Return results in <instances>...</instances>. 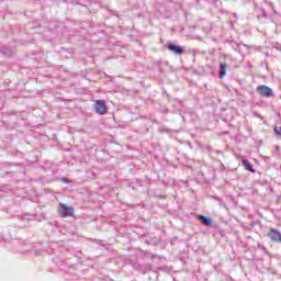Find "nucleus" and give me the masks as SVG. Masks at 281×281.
I'll return each instance as SVG.
<instances>
[{
    "label": "nucleus",
    "mask_w": 281,
    "mask_h": 281,
    "mask_svg": "<svg viewBox=\"0 0 281 281\" xmlns=\"http://www.w3.org/2000/svg\"><path fill=\"white\" fill-rule=\"evenodd\" d=\"M199 221L203 223V225H206V227H212V218L205 216V215H199Z\"/></svg>",
    "instance_id": "nucleus-6"
},
{
    "label": "nucleus",
    "mask_w": 281,
    "mask_h": 281,
    "mask_svg": "<svg viewBox=\"0 0 281 281\" xmlns=\"http://www.w3.org/2000/svg\"><path fill=\"white\" fill-rule=\"evenodd\" d=\"M274 133L276 135H279L281 137V126H274Z\"/></svg>",
    "instance_id": "nucleus-10"
},
{
    "label": "nucleus",
    "mask_w": 281,
    "mask_h": 281,
    "mask_svg": "<svg viewBox=\"0 0 281 281\" xmlns=\"http://www.w3.org/2000/svg\"><path fill=\"white\" fill-rule=\"evenodd\" d=\"M234 18H235V19H238V15L235 13V14H234Z\"/></svg>",
    "instance_id": "nucleus-12"
},
{
    "label": "nucleus",
    "mask_w": 281,
    "mask_h": 281,
    "mask_svg": "<svg viewBox=\"0 0 281 281\" xmlns=\"http://www.w3.org/2000/svg\"><path fill=\"white\" fill-rule=\"evenodd\" d=\"M167 49H169V52H172V54H176L177 56H181V54H183V47L172 44V43H168L167 44Z\"/></svg>",
    "instance_id": "nucleus-4"
},
{
    "label": "nucleus",
    "mask_w": 281,
    "mask_h": 281,
    "mask_svg": "<svg viewBox=\"0 0 281 281\" xmlns=\"http://www.w3.org/2000/svg\"><path fill=\"white\" fill-rule=\"evenodd\" d=\"M241 164H243L244 168H246V170H248L249 172H256V169L254 168L251 162H249V160L243 159Z\"/></svg>",
    "instance_id": "nucleus-7"
},
{
    "label": "nucleus",
    "mask_w": 281,
    "mask_h": 281,
    "mask_svg": "<svg viewBox=\"0 0 281 281\" xmlns=\"http://www.w3.org/2000/svg\"><path fill=\"white\" fill-rule=\"evenodd\" d=\"M94 111L99 115H104L106 113V104L102 100H97L94 103Z\"/></svg>",
    "instance_id": "nucleus-2"
},
{
    "label": "nucleus",
    "mask_w": 281,
    "mask_h": 281,
    "mask_svg": "<svg viewBox=\"0 0 281 281\" xmlns=\"http://www.w3.org/2000/svg\"><path fill=\"white\" fill-rule=\"evenodd\" d=\"M144 258H150V260H155V258H158L157 255H153L150 252H145L144 254Z\"/></svg>",
    "instance_id": "nucleus-9"
},
{
    "label": "nucleus",
    "mask_w": 281,
    "mask_h": 281,
    "mask_svg": "<svg viewBox=\"0 0 281 281\" xmlns=\"http://www.w3.org/2000/svg\"><path fill=\"white\" fill-rule=\"evenodd\" d=\"M63 183H70V181L67 178H61Z\"/></svg>",
    "instance_id": "nucleus-11"
},
{
    "label": "nucleus",
    "mask_w": 281,
    "mask_h": 281,
    "mask_svg": "<svg viewBox=\"0 0 281 281\" xmlns=\"http://www.w3.org/2000/svg\"><path fill=\"white\" fill-rule=\"evenodd\" d=\"M258 91L262 98H271L273 95V90L267 86H259Z\"/></svg>",
    "instance_id": "nucleus-5"
},
{
    "label": "nucleus",
    "mask_w": 281,
    "mask_h": 281,
    "mask_svg": "<svg viewBox=\"0 0 281 281\" xmlns=\"http://www.w3.org/2000/svg\"><path fill=\"white\" fill-rule=\"evenodd\" d=\"M61 49H65V47H61Z\"/></svg>",
    "instance_id": "nucleus-13"
},
{
    "label": "nucleus",
    "mask_w": 281,
    "mask_h": 281,
    "mask_svg": "<svg viewBox=\"0 0 281 281\" xmlns=\"http://www.w3.org/2000/svg\"><path fill=\"white\" fill-rule=\"evenodd\" d=\"M267 236L271 240V243H281V232L276 228H270L267 233Z\"/></svg>",
    "instance_id": "nucleus-1"
},
{
    "label": "nucleus",
    "mask_w": 281,
    "mask_h": 281,
    "mask_svg": "<svg viewBox=\"0 0 281 281\" xmlns=\"http://www.w3.org/2000/svg\"><path fill=\"white\" fill-rule=\"evenodd\" d=\"M59 212H60V215H61L64 218H67V217L74 215V207L67 206L66 204H61Z\"/></svg>",
    "instance_id": "nucleus-3"
},
{
    "label": "nucleus",
    "mask_w": 281,
    "mask_h": 281,
    "mask_svg": "<svg viewBox=\"0 0 281 281\" xmlns=\"http://www.w3.org/2000/svg\"><path fill=\"white\" fill-rule=\"evenodd\" d=\"M227 74V64H220V78H225Z\"/></svg>",
    "instance_id": "nucleus-8"
}]
</instances>
